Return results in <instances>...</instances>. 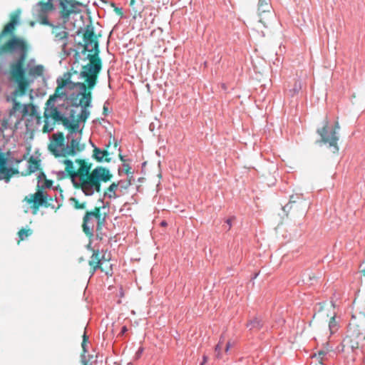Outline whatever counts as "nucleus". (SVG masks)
Here are the masks:
<instances>
[{
  "mask_svg": "<svg viewBox=\"0 0 365 365\" xmlns=\"http://www.w3.org/2000/svg\"><path fill=\"white\" fill-rule=\"evenodd\" d=\"M117 146H118L117 143H115V145H114V148H115V149H116V148H117Z\"/></svg>",
  "mask_w": 365,
  "mask_h": 365,
  "instance_id": "09e8293b",
  "label": "nucleus"
},
{
  "mask_svg": "<svg viewBox=\"0 0 365 365\" xmlns=\"http://www.w3.org/2000/svg\"><path fill=\"white\" fill-rule=\"evenodd\" d=\"M365 265V262H363L362 264L361 265V267L362 266H364Z\"/></svg>",
  "mask_w": 365,
  "mask_h": 365,
  "instance_id": "3c124183",
  "label": "nucleus"
},
{
  "mask_svg": "<svg viewBox=\"0 0 365 365\" xmlns=\"http://www.w3.org/2000/svg\"><path fill=\"white\" fill-rule=\"evenodd\" d=\"M31 71L36 76H41L43 73V67L41 65H38L31 68Z\"/></svg>",
  "mask_w": 365,
  "mask_h": 365,
  "instance_id": "cd10ccee",
  "label": "nucleus"
},
{
  "mask_svg": "<svg viewBox=\"0 0 365 365\" xmlns=\"http://www.w3.org/2000/svg\"><path fill=\"white\" fill-rule=\"evenodd\" d=\"M272 9L269 0H258L257 11L259 15L264 13H269Z\"/></svg>",
  "mask_w": 365,
  "mask_h": 365,
  "instance_id": "a211bd4d",
  "label": "nucleus"
},
{
  "mask_svg": "<svg viewBox=\"0 0 365 365\" xmlns=\"http://www.w3.org/2000/svg\"><path fill=\"white\" fill-rule=\"evenodd\" d=\"M130 6H133L135 4V0H130Z\"/></svg>",
  "mask_w": 365,
  "mask_h": 365,
  "instance_id": "79ce46f5",
  "label": "nucleus"
},
{
  "mask_svg": "<svg viewBox=\"0 0 365 365\" xmlns=\"http://www.w3.org/2000/svg\"><path fill=\"white\" fill-rule=\"evenodd\" d=\"M234 218H235L234 217H230L226 220V221H225L226 226H225V230H230V228L232 227V222L234 220Z\"/></svg>",
  "mask_w": 365,
  "mask_h": 365,
  "instance_id": "c756f323",
  "label": "nucleus"
},
{
  "mask_svg": "<svg viewBox=\"0 0 365 365\" xmlns=\"http://www.w3.org/2000/svg\"><path fill=\"white\" fill-rule=\"evenodd\" d=\"M339 129L340 126L338 122H336L334 127L330 126L327 119L325 120L324 126L322 128L317 129V133L321 136L322 141L324 143H328L330 147H333L334 153H336L339 150L337 131Z\"/></svg>",
  "mask_w": 365,
  "mask_h": 365,
  "instance_id": "423d86ee",
  "label": "nucleus"
},
{
  "mask_svg": "<svg viewBox=\"0 0 365 365\" xmlns=\"http://www.w3.org/2000/svg\"><path fill=\"white\" fill-rule=\"evenodd\" d=\"M224 343H225V337H224V336L222 335L220 338L218 344L215 346V357L218 359H222V354L221 350L222 349Z\"/></svg>",
  "mask_w": 365,
  "mask_h": 365,
  "instance_id": "5701e85b",
  "label": "nucleus"
},
{
  "mask_svg": "<svg viewBox=\"0 0 365 365\" xmlns=\"http://www.w3.org/2000/svg\"><path fill=\"white\" fill-rule=\"evenodd\" d=\"M49 26H52V34L55 37L56 41H65L63 45H66V40L68 36V33L66 31V28L61 26H53L50 24Z\"/></svg>",
  "mask_w": 365,
  "mask_h": 365,
  "instance_id": "4468645a",
  "label": "nucleus"
},
{
  "mask_svg": "<svg viewBox=\"0 0 365 365\" xmlns=\"http://www.w3.org/2000/svg\"><path fill=\"white\" fill-rule=\"evenodd\" d=\"M82 362H83V365H88V362L86 360H83Z\"/></svg>",
  "mask_w": 365,
  "mask_h": 365,
  "instance_id": "a18cd8bd",
  "label": "nucleus"
},
{
  "mask_svg": "<svg viewBox=\"0 0 365 365\" xmlns=\"http://www.w3.org/2000/svg\"><path fill=\"white\" fill-rule=\"evenodd\" d=\"M22 109V111L24 113V115L26 113V106H24L23 108V106L21 103L18 102L16 98L13 99V107L11 109L9 112L10 116L14 115L17 111H19Z\"/></svg>",
  "mask_w": 365,
  "mask_h": 365,
  "instance_id": "aec40b11",
  "label": "nucleus"
},
{
  "mask_svg": "<svg viewBox=\"0 0 365 365\" xmlns=\"http://www.w3.org/2000/svg\"><path fill=\"white\" fill-rule=\"evenodd\" d=\"M141 350H140V349H138V355L141 353Z\"/></svg>",
  "mask_w": 365,
  "mask_h": 365,
  "instance_id": "8fccbe9b",
  "label": "nucleus"
},
{
  "mask_svg": "<svg viewBox=\"0 0 365 365\" xmlns=\"http://www.w3.org/2000/svg\"><path fill=\"white\" fill-rule=\"evenodd\" d=\"M48 150L56 158L74 156L84 149V145L80 143V138H72L65 144V137L62 132L53 133L48 145Z\"/></svg>",
  "mask_w": 365,
  "mask_h": 365,
  "instance_id": "20e7f679",
  "label": "nucleus"
},
{
  "mask_svg": "<svg viewBox=\"0 0 365 365\" xmlns=\"http://www.w3.org/2000/svg\"><path fill=\"white\" fill-rule=\"evenodd\" d=\"M37 187V191L35 193L26 196L24 199V201L31 205V208L33 210L32 212L34 215L37 213L41 206L44 205L47 207V194L42 190L39 185Z\"/></svg>",
  "mask_w": 365,
  "mask_h": 365,
  "instance_id": "1a4fd4ad",
  "label": "nucleus"
},
{
  "mask_svg": "<svg viewBox=\"0 0 365 365\" xmlns=\"http://www.w3.org/2000/svg\"><path fill=\"white\" fill-rule=\"evenodd\" d=\"M31 115H35L36 117V118H37V123H41V117L37 115L36 110V108H35L34 106H31Z\"/></svg>",
  "mask_w": 365,
  "mask_h": 365,
  "instance_id": "c85d7f7f",
  "label": "nucleus"
},
{
  "mask_svg": "<svg viewBox=\"0 0 365 365\" xmlns=\"http://www.w3.org/2000/svg\"><path fill=\"white\" fill-rule=\"evenodd\" d=\"M160 225H161L162 227H166V226L168 225V223H167V222H166V221L163 220V221H162V222H160Z\"/></svg>",
  "mask_w": 365,
  "mask_h": 365,
  "instance_id": "ea45409f",
  "label": "nucleus"
},
{
  "mask_svg": "<svg viewBox=\"0 0 365 365\" xmlns=\"http://www.w3.org/2000/svg\"><path fill=\"white\" fill-rule=\"evenodd\" d=\"M101 207L87 211L83 219L82 227L85 234L91 237L93 234L94 222H97V230H101L106 222V214L101 212Z\"/></svg>",
  "mask_w": 365,
  "mask_h": 365,
  "instance_id": "39448f33",
  "label": "nucleus"
},
{
  "mask_svg": "<svg viewBox=\"0 0 365 365\" xmlns=\"http://www.w3.org/2000/svg\"><path fill=\"white\" fill-rule=\"evenodd\" d=\"M327 354V352L325 351H319V356L323 358Z\"/></svg>",
  "mask_w": 365,
  "mask_h": 365,
  "instance_id": "4c0bfd02",
  "label": "nucleus"
},
{
  "mask_svg": "<svg viewBox=\"0 0 365 365\" xmlns=\"http://www.w3.org/2000/svg\"><path fill=\"white\" fill-rule=\"evenodd\" d=\"M119 158L122 161H123V156L120 153H119Z\"/></svg>",
  "mask_w": 365,
  "mask_h": 365,
  "instance_id": "c03bdc74",
  "label": "nucleus"
},
{
  "mask_svg": "<svg viewBox=\"0 0 365 365\" xmlns=\"http://www.w3.org/2000/svg\"><path fill=\"white\" fill-rule=\"evenodd\" d=\"M40 168V160L34 158L33 156L30 157L28 160V167L23 175H29L37 171Z\"/></svg>",
  "mask_w": 365,
  "mask_h": 365,
  "instance_id": "dca6fc26",
  "label": "nucleus"
},
{
  "mask_svg": "<svg viewBox=\"0 0 365 365\" xmlns=\"http://www.w3.org/2000/svg\"><path fill=\"white\" fill-rule=\"evenodd\" d=\"M262 326V319L259 317H255L252 319H250L247 324V327L250 329H259Z\"/></svg>",
  "mask_w": 365,
  "mask_h": 365,
  "instance_id": "4be33fe9",
  "label": "nucleus"
},
{
  "mask_svg": "<svg viewBox=\"0 0 365 365\" xmlns=\"http://www.w3.org/2000/svg\"><path fill=\"white\" fill-rule=\"evenodd\" d=\"M127 331V329L125 327H123L121 330V334H124Z\"/></svg>",
  "mask_w": 365,
  "mask_h": 365,
  "instance_id": "a19ab883",
  "label": "nucleus"
},
{
  "mask_svg": "<svg viewBox=\"0 0 365 365\" xmlns=\"http://www.w3.org/2000/svg\"><path fill=\"white\" fill-rule=\"evenodd\" d=\"M100 264L101 267H98V269H100L103 272H105L107 275L112 274V264L110 262V260L106 259L103 257Z\"/></svg>",
  "mask_w": 365,
  "mask_h": 365,
  "instance_id": "412c9836",
  "label": "nucleus"
},
{
  "mask_svg": "<svg viewBox=\"0 0 365 365\" xmlns=\"http://www.w3.org/2000/svg\"><path fill=\"white\" fill-rule=\"evenodd\" d=\"M339 328V322L336 319V314L331 317L329 323V329L331 334L337 331Z\"/></svg>",
  "mask_w": 365,
  "mask_h": 365,
  "instance_id": "b1692460",
  "label": "nucleus"
},
{
  "mask_svg": "<svg viewBox=\"0 0 365 365\" xmlns=\"http://www.w3.org/2000/svg\"><path fill=\"white\" fill-rule=\"evenodd\" d=\"M32 234V230L31 229H25L22 228L18 232V235L19 237V241L24 240L26 237L30 236Z\"/></svg>",
  "mask_w": 365,
  "mask_h": 365,
  "instance_id": "a878e982",
  "label": "nucleus"
},
{
  "mask_svg": "<svg viewBox=\"0 0 365 365\" xmlns=\"http://www.w3.org/2000/svg\"><path fill=\"white\" fill-rule=\"evenodd\" d=\"M103 114L104 115H106L108 114V107L106 106V104L103 106Z\"/></svg>",
  "mask_w": 365,
  "mask_h": 365,
  "instance_id": "e433bc0d",
  "label": "nucleus"
},
{
  "mask_svg": "<svg viewBox=\"0 0 365 365\" xmlns=\"http://www.w3.org/2000/svg\"><path fill=\"white\" fill-rule=\"evenodd\" d=\"M53 185V181L51 180L46 179L43 183V187L50 188Z\"/></svg>",
  "mask_w": 365,
  "mask_h": 365,
  "instance_id": "2f4dec72",
  "label": "nucleus"
},
{
  "mask_svg": "<svg viewBox=\"0 0 365 365\" xmlns=\"http://www.w3.org/2000/svg\"><path fill=\"white\" fill-rule=\"evenodd\" d=\"M85 42L84 51H88L93 53L88 55L89 62L82 67L80 72V76L85 80L84 83H77L76 85L83 90L77 96H80L78 103H75L76 106L82 108L81 112L78 115L80 121H86L90 115V112L87 108L91 106L92 101V90L95 87L98 81V75L102 68V61L99 57L100 50L98 41L94 34L93 28L88 26L83 35Z\"/></svg>",
  "mask_w": 365,
  "mask_h": 365,
  "instance_id": "f257e3e1",
  "label": "nucleus"
},
{
  "mask_svg": "<svg viewBox=\"0 0 365 365\" xmlns=\"http://www.w3.org/2000/svg\"><path fill=\"white\" fill-rule=\"evenodd\" d=\"M76 163L78 165V169L75 168L73 161L68 159L63 160L65 171L71 178L74 179L78 177L79 179L91 173L92 163L83 159H76Z\"/></svg>",
  "mask_w": 365,
  "mask_h": 365,
  "instance_id": "0eeeda50",
  "label": "nucleus"
},
{
  "mask_svg": "<svg viewBox=\"0 0 365 365\" xmlns=\"http://www.w3.org/2000/svg\"><path fill=\"white\" fill-rule=\"evenodd\" d=\"M118 184L113 182L105 191L104 195H108L110 198L115 195V191L118 189Z\"/></svg>",
  "mask_w": 365,
  "mask_h": 365,
  "instance_id": "393cba45",
  "label": "nucleus"
},
{
  "mask_svg": "<svg viewBox=\"0 0 365 365\" xmlns=\"http://www.w3.org/2000/svg\"><path fill=\"white\" fill-rule=\"evenodd\" d=\"M36 7L37 12V21L43 25H50L47 14L48 12L54 9L52 0H48L46 2L40 1L36 4Z\"/></svg>",
  "mask_w": 365,
  "mask_h": 365,
  "instance_id": "9b49d317",
  "label": "nucleus"
},
{
  "mask_svg": "<svg viewBox=\"0 0 365 365\" xmlns=\"http://www.w3.org/2000/svg\"><path fill=\"white\" fill-rule=\"evenodd\" d=\"M230 347H231V344H230V342H229V341H228V342H227V343H226V344H225V352H227Z\"/></svg>",
  "mask_w": 365,
  "mask_h": 365,
  "instance_id": "c9c22d12",
  "label": "nucleus"
},
{
  "mask_svg": "<svg viewBox=\"0 0 365 365\" xmlns=\"http://www.w3.org/2000/svg\"><path fill=\"white\" fill-rule=\"evenodd\" d=\"M70 201L76 210H83L86 207V203L85 202H80L76 197H71Z\"/></svg>",
  "mask_w": 365,
  "mask_h": 365,
  "instance_id": "bb28decb",
  "label": "nucleus"
},
{
  "mask_svg": "<svg viewBox=\"0 0 365 365\" xmlns=\"http://www.w3.org/2000/svg\"><path fill=\"white\" fill-rule=\"evenodd\" d=\"M43 117L44 125L42 129L43 133H49L52 131L54 128L55 123L59 121L62 123L63 118H66L61 114L57 108L55 106L46 108L43 113Z\"/></svg>",
  "mask_w": 365,
  "mask_h": 365,
  "instance_id": "6e6552de",
  "label": "nucleus"
},
{
  "mask_svg": "<svg viewBox=\"0 0 365 365\" xmlns=\"http://www.w3.org/2000/svg\"><path fill=\"white\" fill-rule=\"evenodd\" d=\"M8 158L6 154L0 152V180L9 182L11 177L15 174H18L17 169L7 167Z\"/></svg>",
  "mask_w": 365,
  "mask_h": 365,
  "instance_id": "f8f14e48",
  "label": "nucleus"
},
{
  "mask_svg": "<svg viewBox=\"0 0 365 365\" xmlns=\"http://www.w3.org/2000/svg\"><path fill=\"white\" fill-rule=\"evenodd\" d=\"M125 167V173L128 174L130 173V168L128 165H124Z\"/></svg>",
  "mask_w": 365,
  "mask_h": 365,
  "instance_id": "58836bf2",
  "label": "nucleus"
},
{
  "mask_svg": "<svg viewBox=\"0 0 365 365\" xmlns=\"http://www.w3.org/2000/svg\"><path fill=\"white\" fill-rule=\"evenodd\" d=\"M290 202H295L294 198V196H291Z\"/></svg>",
  "mask_w": 365,
  "mask_h": 365,
  "instance_id": "37998d69",
  "label": "nucleus"
},
{
  "mask_svg": "<svg viewBox=\"0 0 365 365\" xmlns=\"http://www.w3.org/2000/svg\"><path fill=\"white\" fill-rule=\"evenodd\" d=\"M145 165H146V162L143 163V164H142V168H143V169L144 168V167L145 166Z\"/></svg>",
  "mask_w": 365,
  "mask_h": 365,
  "instance_id": "49530a36",
  "label": "nucleus"
},
{
  "mask_svg": "<svg viewBox=\"0 0 365 365\" xmlns=\"http://www.w3.org/2000/svg\"><path fill=\"white\" fill-rule=\"evenodd\" d=\"M87 340H88V337L84 334L83 336V341H82V344H81V346H82V348H83V350L84 352L86 351V344Z\"/></svg>",
  "mask_w": 365,
  "mask_h": 365,
  "instance_id": "7c9ffc66",
  "label": "nucleus"
},
{
  "mask_svg": "<svg viewBox=\"0 0 365 365\" xmlns=\"http://www.w3.org/2000/svg\"><path fill=\"white\" fill-rule=\"evenodd\" d=\"M115 11L116 12V14H118V15L120 16H122L123 15V11H122V9H120V8H115Z\"/></svg>",
  "mask_w": 365,
  "mask_h": 365,
  "instance_id": "f704fd0d",
  "label": "nucleus"
},
{
  "mask_svg": "<svg viewBox=\"0 0 365 365\" xmlns=\"http://www.w3.org/2000/svg\"><path fill=\"white\" fill-rule=\"evenodd\" d=\"M300 89V86L299 85H297V83H296L294 84V88L293 89V91H294V93H298L299 90Z\"/></svg>",
  "mask_w": 365,
  "mask_h": 365,
  "instance_id": "473e14b6",
  "label": "nucleus"
},
{
  "mask_svg": "<svg viewBox=\"0 0 365 365\" xmlns=\"http://www.w3.org/2000/svg\"><path fill=\"white\" fill-rule=\"evenodd\" d=\"M60 14L61 17L68 21L73 14H78L81 11L80 6L82 4L76 0H59Z\"/></svg>",
  "mask_w": 365,
  "mask_h": 365,
  "instance_id": "9d476101",
  "label": "nucleus"
},
{
  "mask_svg": "<svg viewBox=\"0 0 365 365\" xmlns=\"http://www.w3.org/2000/svg\"><path fill=\"white\" fill-rule=\"evenodd\" d=\"M208 360V357L206 355L202 356V361L200 363V365H205Z\"/></svg>",
  "mask_w": 365,
  "mask_h": 365,
  "instance_id": "72a5a7b5",
  "label": "nucleus"
},
{
  "mask_svg": "<svg viewBox=\"0 0 365 365\" xmlns=\"http://www.w3.org/2000/svg\"><path fill=\"white\" fill-rule=\"evenodd\" d=\"M361 272L365 274V267L361 269Z\"/></svg>",
  "mask_w": 365,
  "mask_h": 365,
  "instance_id": "de8ad7c7",
  "label": "nucleus"
},
{
  "mask_svg": "<svg viewBox=\"0 0 365 365\" xmlns=\"http://www.w3.org/2000/svg\"><path fill=\"white\" fill-rule=\"evenodd\" d=\"M128 74L130 73V68L128 69Z\"/></svg>",
  "mask_w": 365,
  "mask_h": 365,
  "instance_id": "603ef678",
  "label": "nucleus"
},
{
  "mask_svg": "<svg viewBox=\"0 0 365 365\" xmlns=\"http://www.w3.org/2000/svg\"><path fill=\"white\" fill-rule=\"evenodd\" d=\"M93 157L97 162H110L111 158L110 157V155H113V152H110L108 149L106 150H101L98 148L95 147L93 150Z\"/></svg>",
  "mask_w": 365,
  "mask_h": 365,
  "instance_id": "ddd939ff",
  "label": "nucleus"
},
{
  "mask_svg": "<svg viewBox=\"0 0 365 365\" xmlns=\"http://www.w3.org/2000/svg\"><path fill=\"white\" fill-rule=\"evenodd\" d=\"M68 83H70L69 79H61V81H58V86L56 88L55 94L50 96L46 104L48 105L49 102L54 100L56 96H60V90L65 87Z\"/></svg>",
  "mask_w": 365,
  "mask_h": 365,
  "instance_id": "6ab92c4d",
  "label": "nucleus"
},
{
  "mask_svg": "<svg viewBox=\"0 0 365 365\" xmlns=\"http://www.w3.org/2000/svg\"><path fill=\"white\" fill-rule=\"evenodd\" d=\"M63 125L69 130L71 133H76L79 128V120H74L72 122L66 117L63 118Z\"/></svg>",
  "mask_w": 365,
  "mask_h": 365,
  "instance_id": "f3484780",
  "label": "nucleus"
},
{
  "mask_svg": "<svg viewBox=\"0 0 365 365\" xmlns=\"http://www.w3.org/2000/svg\"><path fill=\"white\" fill-rule=\"evenodd\" d=\"M109 170L102 166L94 168L91 173L79 178L78 182H73V187L81 190L86 196H91L96 192H101V182H107L112 178Z\"/></svg>",
  "mask_w": 365,
  "mask_h": 365,
  "instance_id": "7ed1b4c3",
  "label": "nucleus"
},
{
  "mask_svg": "<svg viewBox=\"0 0 365 365\" xmlns=\"http://www.w3.org/2000/svg\"><path fill=\"white\" fill-rule=\"evenodd\" d=\"M103 257V255H101L98 250H93V255L88 261V264L91 267L90 272L91 274H93L94 272L98 269V267H101L100 264Z\"/></svg>",
  "mask_w": 365,
  "mask_h": 365,
  "instance_id": "2eb2a0df",
  "label": "nucleus"
},
{
  "mask_svg": "<svg viewBox=\"0 0 365 365\" xmlns=\"http://www.w3.org/2000/svg\"><path fill=\"white\" fill-rule=\"evenodd\" d=\"M29 46L25 40L20 37L12 36L0 44V56L19 53V57L10 65L11 78L17 83V88L14 94L24 96L30 85L29 80L25 76L24 63L27 56Z\"/></svg>",
  "mask_w": 365,
  "mask_h": 365,
  "instance_id": "f03ea898",
  "label": "nucleus"
}]
</instances>
